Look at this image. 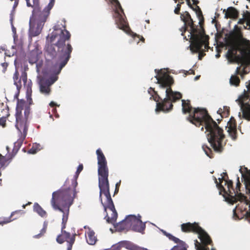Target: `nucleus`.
Segmentation results:
<instances>
[{
  "instance_id": "1",
  "label": "nucleus",
  "mask_w": 250,
  "mask_h": 250,
  "mask_svg": "<svg viewBox=\"0 0 250 250\" xmlns=\"http://www.w3.org/2000/svg\"><path fill=\"white\" fill-rule=\"evenodd\" d=\"M188 119L196 126L201 125L202 131L205 127L208 132V140L215 152L221 153L223 151V142L225 138L223 130L212 119L206 109L194 108L193 114H190Z\"/></svg>"
},
{
  "instance_id": "2",
  "label": "nucleus",
  "mask_w": 250,
  "mask_h": 250,
  "mask_svg": "<svg viewBox=\"0 0 250 250\" xmlns=\"http://www.w3.org/2000/svg\"><path fill=\"white\" fill-rule=\"evenodd\" d=\"M71 34L64 27V29H56L52 32L50 37V42L58 40L56 43L48 45L46 49V55L51 59L57 58L56 65L59 66L57 74L60 73L62 68L69 61L72 47L68 42L70 40Z\"/></svg>"
},
{
  "instance_id": "3",
  "label": "nucleus",
  "mask_w": 250,
  "mask_h": 250,
  "mask_svg": "<svg viewBox=\"0 0 250 250\" xmlns=\"http://www.w3.org/2000/svg\"><path fill=\"white\" fill-rule=\"evenodd\" d=\"M98 160V173L99 188H100L99 198L104 207V210L108 208L112 211L111 217L106 215L105 218L108 223L113 224L116 221L118 214L109 192L108 181L109 170L106 158L100 148L96 150Z\"/></svg>"
},
{
  "instance_id": "4",
  "label": "nucleus",
  "mask_w": 250,
  "mask_h": 250,
  "mask_svg": "<svg viewBox=\"0 0 250 250\" xmlns=\"http://www.w3.org/2000/svg\"><path fill=\"white\" fill-rule=\"evenodd\" d=\"M157 75L155 78L157 80V83L160 84L161 88H167L166 90V97L163 100L158 94L154 89L150 87L148 92L151 95L152 98L157 103L156 111L169 112L173 108L172 103L182 98V95L179 92H174L172 90L171 86L174 83V80L172 76L163 72L162 70L155 69Z\"/></svg>"
},
{
  "instance_id": "5",
  "label": "nucleus",
  "mask_w": 250,
  "mask_h": 250,
  "mask_svg": "<svg viewBox=\"0 0 250 250\" xmlns=\"http://www.w3.org/2000/svg\"><path fill=\"white\" fill-rule=\"evenodd\" d=\"M226 42L229 47L227 53L229 60L235 59L238 51L243 58L250 62V41L243 37L241 27L235 25L229 32Z\"/></svg>"
},
{
  "instance_id": "6",
  "label": "nucleus",
  "mask_w": 250,
  "mask_h": 250,
  "mask_svg": "<svg viewBox=\"0 0 250 250\" xmlns=\"http://www.w3.org/2000/svg\"><path fill=\"white\" fill-rule=\"evenodd\" d=\"M76 194L77 191L75 190L73 194L70 188H65L63 187L52 193L51 205L54 209L63 213L62 222L64 224L67 223L69 208L73 204Z\"/></svg>"
},
{
  "instance_id": "7",
  "label": "nucleus",
  "mask_w": 250,
  "mask_h": 250,
  "mask_svg": "<svg viewBox=\"0 0 250 250\" xmlns=\"http://www.w3.org/2000/svg\"><path fill=\"white\" fill-rule=\"evenodd\" d=\"M239 171L242 175V180L245 185L247 192L250 193V170L245 167H241ZM244 199L237 198L236 203L239 201L240 203L233 209V217L235 219H239L237 214V212L241 213V215L245 216L246 218H250V200L247 199L244 195Z\"/></svg>"
},
{
  "instance_id": "8",
  "label": "nucleus",
  "mask_w": 250,
  "mask_h": 250,
  "mask_svg": "<svg viewBox=\"0 0 250 250\" xmlns=\"http://www.w3.org/2000/svg\"><path fill=\"white\" fill-rule=\"evenodd\" d=\"M237 184L236 188L234 189L233 187V182L231 180L227 179L225 182V185H227V190L221 184H218L217 179L215 178V182L216 186L220 190V193H224V196L225 197L226 200L231 204L236 203V200L238 199H244V195L241 193H239L240 191V187L241 184L239 180V177H237Z\"/></svg>"
},
{
  "instance_id": "9",
  "label": "nucleus",
  "mask_w": 250,
  "mask_h": 250,
  "mask_svg": "<svg viewBox=\"0 0 250 250\" xmlns=\"http://www.w3.org/2000/svg\"><path fill=\"white\" fill-rule=\"evenodd\" d=\"M180 18L184 22V26L181 29V31H182V36H184V33L186 31H188L189 33L188 35V37H190L189 40H193V45L197 46L199 38L201 37V33L198 29V25L194 24L190 15L187 11L181 13Z\"/></svg>"
},
{
  "instance_id": "10",
  "label": "nucleus",
  "mask_w": 250,
  "mask_h": 250,
  "mask_svg": "<svg viewBox=\"0 0 250 250\" xmlns=\"http://www.w3.org/2000/svg\"><path fill=\"white\" fill-rule=\"evenodd\" d=\"M43 12L44 9L41 11L38 7L32 11V18H31L29 22V34L32 37L37 36L41 33L44 23L49 15L45 17Z\"/></svg>"
},
{
  "instance_id": "11",
  "label": "nucleus",
  "mask_w": 250,
  "mask_h": 250,
  "mask_svg": "<svg viewBox=\"0 0 250 250\" xmlns=\"http://www.w3.org/2000/svg\"><path fill=\"white\" fill-rule=\"evenodd\" d=\"M199 22L200 28L198 27V30L201 33V37L199 38V41L197 42V46L193 45V40H189L190 42V45L189 46L190 49L193 53H197L203 50L202 47L204 46L205 49L208 51L209 48V36L206 35L205 34V31L203 27L204 18L202 14V12H199V14L197 15Z\"/></svg>"
},
{
  "instance_id": "12",
  "label": "nucleus",
  "mask_w": 250,
  "mask_h": 250,
  "mask_svg": "<svg viewBox=\"0 0 250 250\" xmlns=\"http://www.w3.org/2000/svg\"><path fill=\"white\" fill-rule=\"evenodd\" d=\"M13 79L14 80V84L16 86L18 90H20L21 88L22 83L21 80H22L23 84L26 88V97L27 100L29 102V104H31L32 102L31 96H32V83L30 80H27V74L25 72H23L21 74V78H19V73L17 70H16L14 73Z\"/></svg>"
},
{
  "instance_id": "13",
  "label": "nucleus",
  "mask_w": 250,
  "mask_h": 250,
  "mask_svg": "<svg viewBox=\"0 0 250 250\" xmlns=\"http://www.w3.org/2000/svg\"><path fill=\"white\" fill-rule=\"evenodd\" d=\"M110 1L114 4L115 15L114 17L115 19V23L118 28L128 33L131 31L126 20L123 15V14L125 15V14L120 3L118 0H110Z\"/></svg>"
},
{
  "instance_id": "14",
  "label": "nucleus",
  "mask_w": 250,
  "mask_h": 250,
  "mask_svg": "<svg viewBox=\"0 0 250 250\" xmlns=\"http://www.w3.org/2000/svg\"><path fill=\"white\" fill-rule=\"evenodd\" d=\"M246 86L247 90L244 91L243 94L237 101L241 107L242 117L250 121V104L247 103L248 101H250V81Z\"/></svg>"
},
{
  "instance_id": "15",
  "label": "nucleus",
  "mask_w": 250,
  "mask_h": 250,
  "mask_svg": "<svg viewBox=\"0 0 250 250\" xmlns=\"http://www.w3.org/2000/svg\"><path fill=\"white\" fill-rule=\"evenodd\" d=\"M141 218V216L139 215L137 217L130 215V230L144 234L146 229V223H143Z\"/></svg>"
},
{
  "instance_id": "16",
  "label": "nucleus",
  "mask_w": 250,
  "mask_h": 250,
  "mask_svg": "<svg viewBox=\"0 0 250 250\" xmlns=\"http://www.w3.org/2000/svg\"><path fill=\"white\" fill-rule=\"evenodd\" d=\"M26 105L25 101L24 100H18L16 106V127L18 130H20V128H22L23 125H26L21 120L22 110L24 109Z\"/></svg>"
},
{
  "instance_id": "17",
  "label": "nucleus",
  "mask_w": 250,
  "mask_h": 250,
  "mask_svg": "<svg viewBox=\"0 0 250 250\" xmlns=\"http://www.w3.org/2000/svg\"><path fill=\"white\" fill-rule=\"evenodd\" d=\"M75 236L76 234L71 235L69 232L63 231L57 236L56 241L59 244H62L64 242H66L67 243V250H71L75 241Z\"/></svg>"
},
{
  "instance_id": "18",
  "label": "nucleus",
  "mask_w": 250,
  "mask_h": 250,
  "mask_svg": "<svg viewBox=\"0 0 250 250\" xmlns=\"http://www.w3.org/2000/svg\"><path fill=\"white\" fill-rule=\"evenodd\" d=\"M27 129V126L26 125H23L22 128H20V130H18L20 132L21 136L20 138L17 140V141L14 143V147L13 148L12 153L10 154L11 158L16 155L19 149L21 148L23 142L24 141L26 136Z\"/></svg>"
},
{
  "instance_id": "19",
  "label": "nucleus",
  "mask_w": 250,
  "mask_h": 250,
  "mask_svg": "<svg viewBox=\"0 0 250 250\" xmlns=\"http://www.w3.org/2000/svg\"><path fill=\"white\" fill-rule=\"evenodd\" d=\"M161 231L163 234L167 236L170 240L178 244L177 246H174L170 250H187L188 246L185 242L173 236L170 233L167 232L164 229H161Z\"/></svg>"
},
{
  "instance_id": "20",
  "label": "nucleus",
  "mask_w": 250,
  "mask_h": 250,
  "mask_svg": "<svg viewBox=\"0 0 250 250\" xmlns=\"http://www.w3.org/2000/svg\"><path fill=\"white\" fill-rule=\"evenodd\" d=\"M181 228L182 231L184 232H192L198 234L199 231L201 230L202 228L199 225L198 223L194 222L191 223L188 222L182 224L181 225Z\"/></svg>"
},
{
  "instance_id": "21",
  "label": "nucleus",
  "mask_w": 250,
  "mask_h": 250,
  "mask_svg": "<svg viewBox=\"0 0 250 250\" xmlns=\"http://www.w3.org/2000/svg\"><path fill=\"white\" fill-rule=\"evenodd\" d=\"M56 80L54 79L51 83L49 80L41 78L39 82L40 91L42 94L48 95L51 91L50 86Z\"/></svg>"
},
{
  "instance_id": "22",
  "label": "nucleus",
  "mask_w": 250,
  "mask_h": 250,
  "mask_svg": "<svg viewBox=\"0 0 250 250\" xmlns=\"http://www.w3.org/2000/svg\"><path fill=\"white\" fill-rule=\"evenodd\" d=\"M228 132L232 140L237 139L236 122L234 117H231L228 122Z\"/></svg>"
},
{
  "instance_id": "23",
  "label": "nucleus",
  "mask_w": 250,
  "mask_h": 250,
  "mask_svg": "<svg viewBox=\"0 0 250 250\" xmlns=\"http://www.w3.org/2000/svg\"><path fill=\"white\" fill-rule=\"evenodd\" d=\"M130 215L127 216L124 220L116 224L115 228L119 231L125 230H130Z\"/></svg>"
},
{
  "instance_id": "24",
  "label": "nucleus",
  "mask_w": 250,
  "mask_h": 250,
  "mask_svg": "<svg viewBox=\"0 0 250 250\" xmlns=\"http://www.w3.org/2000/svg\"><path fill=\"white\" fill-rule=\"evenodd\" d=\"M85 237L87 243L90 245H95L98 241L95 232L90 229L86 232Z\"/></svg>"
},
{
  "instance_id": "25",
  "label": "nucleus",
  "mask_w": 250,
  "mask_h": 250,
  "mask_svg": "<svg viewBox=\"0 0 250 250\" xmlns=\"http://www.w3.org/2000/svg\"><path fill=\"white\" fill-rule=\"evenodd\" d=\"M225 12V17L227 19L232 18L236 19L238 17L239 12L238 11L233 7H229L227 11L225 9L224 10V12Z\"/></svg>"
},
{
  "instance_id": "26",
  "label": "nucleus",
  "mask_w": 250,
  "mask_h": 250,
  "mask_svg": "<svg viewBox=\"0 0 250 250\" xmlns=\"http://www.w3.org/2000/svg\"><path fill=\"white\" fill-rule=\"evenodd\" d=\"M83 169V164H80L77 168V171L76 172L75 175L74 177V179L72 180V186L73 187V189H72L71 188L70 189L72 192V193L73 194V191L75 190L76 191V187L78 185V183L77 182V179L80 174V173L82 171Z\"/></svg>"
},
{
  "instance_id": "27",
  "label": "nucleus",
  "mask_w": 250,
  "mask_h": 250,
  "mask_svg": "<svg viewBox=\"0 0 250 250\" xmlns=\"http://www.w3.org/2000/svg\"><path fill=\"white\" fill-rule=\"evenodd\" d=\"M39 59V54L37 50L31 51L28 55V61L30 63H36Z\"/></svg>"
},
{
  "instance_id": "28",
  "label": "nucleus",
  "mask_w": 250,
  "mask_h": 250,
  "mask_svg": "<svg viewBox=\"0 0 250 250\" xmlns=\"http://www.w3.org/2000/svg\"><path fill=\"white\" fill-rule=\"evenodd\" d=\"M182 111L183 113L186 114L187 113H190L192 109V107L190 104V101L188 100L187 101L182 100Z\"/></svg>"
},
{
  "instance_id": "29",
  "label": "nucleus",
  "mask_w": 250,
  "mask_h": 250,
  "mask_svg": "<svg viewBox=\"0 0 250 250\" xmlns=\"http://www.w3.org/2000/svg\"><path fill=\"white\" fill-rule=\"evenodd\" d=\"M33 210L42 217H46L47 215L46 212L37 203H35L34 204L33 206Z\"/></svg>"
},
{
  "instance_id": "30",
  "label": "nucleus",
  "mask_w": 250,
  "mask_h": 250,
  "mask_svg": "<svg viewBox=\"0 0 250 250\" xmlns=\"http://www.w3.org/2000/svg\"><path fill=\"white\" fill-rule=\"evenodd\" d=\"M55 0H50V2L47 6L44 8V12H43V14H44V16L45 17H46L48 15L50 14V11L53 7L55 3Z\"/></svg>"
},
{
  "instance_id": "31",
  "label": "nucleus",
  "mask_w": 250,
  "mask_h": 250,
  "mask_svg": "<svg viewBox=\"0 0 250 250\" xmlns=\"http://www.w3.org/2000/svg\"><path fill=\"white\" fill-rule=\"evenodd\" d=\"M229 83L231 85L238 86L240 83V80L237 76L232 75L230 78Z\"/></svg>"
},
{
  "instance_id": "32",
  "label": "nucleus",
  "mask_w": 250,
  "mask_h": 250,
  "mask_svg": "<svg viewBox=\"0 0 250 250\" xmlns=\"http://www.w3.org/2000/svg\"><path fill=\"white\" fill-rule=\"evenodd\" d=\"M42 149L41 146L40 144H34L32 147L28 150L29 154H35Z\"/></svg>"
},
{
  "instance_id": "33",
  "label": "nucleus",
  "mask_w": 250,
  "mask_h": 250,
  "mask_svg": "<svg viewBox=\"0 0 250 250\" xmlns=\"http://www.w3.org/2000/svg\"><path fill=\"white\" fill-rule=\"evenodd\" d=\"M26 1V5L28 7H33L34 8V9L35 8H38L40 10H41V8L40 7H39V0H33V4H31V3L30 2V0H25Z\"/></svg>"
},
{
  "instance_id": "34",
  "label": "nucleus",
  "mask_w": 250,
  "mask_h": 250,
  "mask_svg": "<svg viewBox=\"0 0 250 250\" xmlns=\"http://www.w3.org/2000/svg\"><path fill=\"white\" fill-rule=\"evenodd\" d=\"M202 148L208 156L210 158L213 157L211 149L209 147H208L207 145H203L202 146Z\"/></svg>"
},
{
  "instance_id": "35",
  "label": "nucleus",
  "mask_w": 250,
  "mask_h": 250,
  "mask_svg": "<svg viewBox=\"0 0 250 250\" xmlns=\"http://www.w3.org/2000/svg\"><path fill=\"white\" fill-rule=\"evenodd\" d=\"M121 243L122 244L123 247H125L130 250H133L135 246L131 243L126 241H122L121 242Z\"/></svg>"
},
{
  "instance_id": "36",
  "label": "nucleus",
  "mask_w": 250,
  "mask_h": 250,
  "mask_svg": "<svg viewBox=\"0 0 250 250\" xmlns=\"http://www.w3.org/2000/svg\"><path fill=\"white\" fill-rule=\"evenodd\" d=\"M47 228V224L46 222H44L43 228L41 229L40 233L36 235L34 237L36 238H39L42 236L46 231Z\"/></svg>"
},
{
  "instance_id": "37",
  "label": "nucleus",
  "mask_w": 250,
  "mask_h": 250,
  "mask_svg": "<svg viewBox=\"0 0 250 250\" xmlns=\"http://www.w3.org/2000/svg\"><path fill=\"white\" fill-rule=\"evenodd\" d=\"M7 162V159L5 156L0 154V167H3Z\"/></svg>"
},
{
  "instance_id": "38",
  "label": "nucleus",
  "mask_w": 250,
  "mask_h": 250,
  "mask_svg": "<svg viewBox=\"0 0 250 250\" xmlns=\"http://www.w3.org/2000/svg\"><path fill=\"white\" fill-rule=\"evenodd\" d=\"M184 3V1H182V2H179L177 4V6L175 8V10H174V13L176 14H177V15H179V14H181V13H180V9H181V4H183Z\"/></svg>"
},
{
  "instance_id": "39",
  "label": "nucleus",
  "mask_w": 250,
  "mask_h": 250,
  "mask_svg": "<svg viewBox=\"0 0 250 250\" xmlns=\"http://www.w3.org/2000/svg\"><path fill=\"white\" fill-rule=\"evenodd\" d=\"M30 107L29 106H26L24 108V116L25 118L27 119L30 113Z\"/></svg>"
},
{
  "instance_id": "40",
  "label": "nucleus",
  "mask_w": 250,
  "mask_h": 250,
  "mask_svg": "<svg viewBox=\"0 0 250 250\" xmlns=\"http://www.w3.org/2000/svg\"><path fill=\"white\" fill-rule=\"evenodd\" d=\"M193 11H194L196 14V15H198L199 14V12H202L200 8L198 5H196L195 7H193V8H191Z\"/></svg>"
},
{
  "instance_id": "41",
  "label": "nucleus",
  "mask_w": 250,
  "mask_h": 250,
  "mask_svg": "<svg viewBox=\"0 0 250 250\" xmlns=\"http://www.w3.org/2000/svg\"><path fill=\"white\" fill-rule=\"evenodd\" d=\"M245 19L246 21V26H249V29L250 28V15H249L248 16H245Z\"/></svg>"
},
{
  "instance_id": "42",
  "label": "nucleus",
  "mask_w": 250,
  "mask_h": 250,
  "mask_svg": "<svg viewBox=\"0 0 250 250\" xmlns=\"http://www.w3.org/2000/svg\"><path fill=\"white\" fill-rule=\"evenodd\" d=\"M1 65L3 67L2 71L3 72H5L6 70V69H7V66L8 65V63L7 62H4L1 63Z\"/></svg>"
},
{
  "instance_id": "43",
  "label": "nucleus",
  "mask_w": 250,
  "mask_h": 250,
  "mask_svg": "<svg viewBox=\"0 0 250 250\" xmlns=\"http://www.w3.org/2000/svg\"><path fill=\"white\" fill-rule=\"evenodd\" d=\"M19 0H16L15 1H14V4L13 6V10H12L13 12H14L15 10V9L17 8V7L18 6V5L19 4Z\"/></svg>"
},
{
  "instance_id": "44",
  "label": "nucleus",
  "mask_w": 250,
  "mask_h": 250,
  "mask_svg": "<svg viewBox=\"0 0 250 250\" xmlns=\"http://www.w3.org/2000/svg\"><path fill=\"white\" fill-rule=\"evenodd\" d=\"M225 111L223 112L224 115L228 116L229 114V108L226 106L224 107Z\"/></svg>"
},
{
  "instance_id": "45",
  "label": "nucleus",
  "mask_w": 250,
  "mask_h": 250,
  "mask_svg": "<svg viewBox=\"0 0 250 250\" xmlns=\"http://www.w3.org/2000/svg\"><path fill=\"white\" fill-rule=\"evenodd\" d=\"M219 183L218 182V183L222 184V183L223 182V181H225L226 182V180H227V179H226V178L225 176H222L221 178H219Z\"/></svg>"
},
{
  "instance_id": "46",
  "label": "nucleus",
  "mask_w": 250,
  "mask_h": 250,
  "mask_svg": "<svg viewBox=\"0 0 250 250\" xmlns=\"http://www.w3.org/2000/svg\"><path fill=\"white\" fill-rule=\"evenodd\" d=\"M246 21V19H245V17L243 19H240L238 22V24H244Z\"/></svg>"
},
{
  "instance_id": "47",
  "label": "nucleus",
  "mask_w": 250,
  "mask_h": 250,
  "mask_svg": "<svg viewBox=\"0 0 250 250\" xmlns=\"http://www.w3.org/2000/svg\"><path fill=\"white\" fill-rule=\"evenodd\" d=\"M66 223H63V222L62 223V230L61 232H62L63 231H65L64 230L65 228H66Z\"/></svg>"
},
{
  "instance_id": "48",
  "label": "nucleus",
  "mask_w": 250,
  "mask_h": 250,
  "mask_svg": "<svg viewBox=\"0 0 250 250\" xmlns=\"http://www.w3.org/2000/svg\"><path fill=\"white\" fill-rule=\"evenodd\" d=\"M194 74V70H192V69H190L189 70V71H186V73H185V74L187 75L188 74Z\"/></svg>"
},
{
  "instance_id": "49",
  "label": "nucleus",
  "mask_w": 250,
  "mask_h": 250,
  "mask_svg": "<svg viewBox=\"0 0 250 250\" xmlns=\"http://www.w3.org/2000/svg\"><path fill=\"white\" fill-rule=\"evenodd\" d=\"M204 55H205V53H201V52H200V53H199V56H198V57H199V60H201V59H202V57H203Z\"/></svg>"
},
{
  "instance_id": "50",
  "label": "nucleus",
  "mask_w": 250,
  "mask_h": 250,
  "mask_svg": "<svg viewBox=\"0 0 250 250\" xmlns=\"http://www.w3.org/2000/svg\"><path fill=\"white\" fill-rule=\"evenodd\" d=\"M21 211V210H16L15 211H14L11 214V217H12L13 215H14V214H16V213H20Z\"/></svg>"
},
{
  "instance_id": "51",
  "label": "nucleus",
  "mask_w": 250,
  "mask_h": 250,
  "mask_svg": "<svg viewBox=\"0 0 250 250\" xmlns=\"http://www.w3.org/2000/svg\"><path fill=\"white\" fill-rule=\"evenodd\" d=\"M187 2V4L188 5V6L190 8H193V6L192 5H191V3H190V0H186Z\"/></svg>"
},
{
  "instance_id": "52",
  "label": "nucleus",
  "mask_w": 250,
  "mask_h": 250,
  "mask_svg": "<svg viewBox=\"0 0 250 250\" xmlns=\"http://www.w3.org/2000/svg\"><path fill=\"white\" fill-rule=\"evenodd\" d=\"M49 105L51 107H54V106H55L56 105V104L55 102L52 101L49 104Z\"/></svg>"
},
{
  "instance_id": "53",
  "label": "nucleus",
  "mask_w": 250,
  "mask_h": 250,
  "mask_svg": "<svg viewBox=\"0 0 250 250\" xmlns=\"http://www.w3.org/2000/svg\"><path fill=\"white\" fill-rule=\"evenodd\" d=\"M11 221V220L7 219L6 221H4L2 222H0V224H6V223L10 222Z\"/></svg>"
},
{
  "instance_id": "54",
  "label": "nucleus",
  "mask_w": 250,
  "mask_h": 250,
  "mask_svg": "<svg viewBox=\"0 0 250 250\" xmlns=\"http://www.w3.org/2000/svg\"><path fill=\"white\" fill-rule=\"evenodd\" d=\"M222 176H225L227 179H229V177L226 172H223L222 174Z\"/></svg>"
},
{
  "instance_id": "55",
  "label": "nucleus",
  "mask_w": 250,
  "mask_h": 250,
  "mask_svg": "<svg viewBox=\"0 0 250 250\" xmlns=\"http://www.w3.org/2000/svg\"><path fill=\"white\" fill-rule=\"evenodd\" d=\"M120 185H121V181H120L119 182H118L116 184L115 188H119Z\"/></svg>"
},
{
  "instance_id": "56",
  "label": "nucleus",
  "mask_w": 250,
  "mask_h": 250,
  "mask_svg": "<svg viewBox=\"0 0 250 250\" xmlns=\"http://www.w3.org/2000/svg\"><path fill=\"white\" fill-rule=\"evenodd\" d=\"M135 36H136L137 37H138L139 38H140V40L141 41H142L143 42H145V39L143 38V37L142 36H141V37H140L139 35H135Z\"/></svg>"
},
{
  "instance_id": "57",
  "label": "nucleus",
  "mask_w": 250,
  "mask_h": 250,
  "mask_svg": "<svg viewBox=\"0 0 250 250\" xmlns=\"http://www.w3.org/2000/svg\"><path fill=\"white\" fill-rule=\"evenodd\" d=\"M119 188H115V191H114V196L117 194L119 192Z\"/></svg>"
},
{
  "instance_id": "58",
  "label": "nucleus",
  "mask_w": 250,
  "mask_h": 250,
  "mask_svg": "<svg viewBox=\"0 0 250 250\" xmlns=\"http://www.w3.org/2000/svg\"><path fill=\"white\" fill-rule=\"evenodd\" d=\"M193 4L197 5L199 3V1L197 0H192Z\"/></svg>"
},
{
  "instance_id": "59",
  "label": "nucleus",
  "mask_w": 250,
  "mask_h": 250,
  "mask_svg": "<svg viewBox=\"0 0 250 250\" xmlns=\"http://www.w3.org/2000/svg\"><path fill=\"white\" fill-rule=\"evenodd\" d=\"M30 204H31V202H28V204H27L26 205H23L22 206V207H23V208H25V206H26V205H30Z\"/></svg>"
},
{
  "instance_id": "60",
  "label": "nucleus",
  "mask_w": 250,
  "mask_h": 250,
  "mask_svg": "<svg viewBox=\"0 0 250 250\" xmlns=\"http://www.w3.org/2000/svg\"><path fill=\"white\" fill-rule=\"evenodd\" d=\"M4 50V49L2 47H0V53H1Z\"/></svg>"
},
{
  "instance_id": "61",
  "label": "nucleus",
  "mask_w": 250,
  "mask_h": 250,
  "mask_svg": "<svg viewBox=\"0 0 250 250\" xmlns=\"http://www.w3.org/2000/svg\"><path fill=\"white\" fill-rule=\"evenodd\" d=\"M6 149H7L8 152L9 153L10 151V148L8 146H6Z\"/></svg>"
},
{
  "instance_id": "62",
  "label": "nucleus",
  "mask_w": 250,
  "mask_h": 250,
  "mask_svg": "<svg viewBox=\"0 0 250 250\" xmlns=\"http://www.w3.org/2000/svg\"><path fill=\"white\" fill-rule=\"evenodd\" d=\"M200 77V76H197L195 78V80H198Z\"/></svg>"
},
{
  "instance_id": "63",
  "label": "nucleus",
  "mask_w": 250,
  "mask_h": 250,
  "mask_svg": "<svg viewBox=\"0 0 250 250\" xmlns=\"http://www.w3.org/2000/svg\"><path fill=\"white\" fill-rule=\"evenodd\" d=\"M239 68L238 67L237 68V70H236V73L237 74L239 73Z\"/></svg>"
},
{
  "instance_id": "64",
  "label": "nucleus",
  "mask_w": 250,
  "mask_h": 250,
  "mask_svg": "<svg viewBox=\"0 0 250 250\" xmlns=\"http://www.w3.org/2000/svg\"><path fill=\"white\" fill-rule=\"evenodd\" d=\"M5 55H6V56H7L8 57H10V55H8L6 52H5Z\"/></svg>"
}]
</instances>
